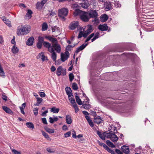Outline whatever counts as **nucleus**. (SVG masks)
Listing matches in <instances>:
<instances>
[{
  "instance_id": "nucleus-1",
  "label": "nucleus",
  "mask_w": 154,
  "mask_h": 154,
  "mask_svg": "<svg viewBox=\"0 0 154 154\" xmlns=\"http://www.w3.org/2000/svg\"><path fill=\"white\" fill-rule=\"evenodd\" d=\"M31 27L30 26L27 25H22L17 27V34L18 35H24L29 33Z\"/></svg>"
},
{
  "instance_id": "nucleus-2",
  "label": "nucleus",
  "mask_w": 154,
  "mask_h": 154,
  "mask_svg": "<svg viewBox=\"0 0 154 154\" xmlns=\"http://www.w3.org/2000/svg\"><path fill=\"white\" fill-rule=\"evenodd\" d=\"M68 10L67 8H63L59 10L58 16L65 20V17L66 16L68 13Z\"/></svg>"
},
{
  "instance_id": "nucleus-3",
  "label": "nucleus",
  "mask_w": 154,
  "mask_h": 154,
  "mask_svg": "<svg viewBox=\"0 0 154 154\" xmlns=\"http://www.w3.org/2000/svg\"><path fill=\"white\" fill-rule=\"evenodd\" d=\"M105 134H108V137L113 142H116L118 140V137L115 134V132L114 133H111L110 132L107 133L106 131L103 132V135L104 136Z\"/></svg>"
},
{
  "instance_id": "nucleus-4",
  "label": "nucleus",
  "mask_w": 154,
  "mask_h": 154,
  "mask_svg": "<svg viewBox=\"0 0 154 154\" xmlns=\"http://www.w3.org/2000/svg\"><path fill=\"white\" fill-rule=\"evenodd\" d=\"M80 18L83 21L87 22L88 21L90 18L87 12L83 11L82 14H81Z\"/></svg>"
},
{
  "instance_id": "nucleus-5",
  "label": "nucleus",
  "mask_w": 154,
  "mask_h": 154,
  "mask_svg": "<svg viewBox=\"0 0 154 154\" xmlns=\"http://www.w3.org/2000/svg\"><path fill=\"white\" fill-rule=\"evenodd\" d=\"M90 19L98 17V13L96 10L91 9L89 11L87 12Z\"/></svg>"
},
{
  "instance_id": "nucleus-6",
  "label": "nucleus",
  "mask_w": 154,
  "mask_h": 154,
  "mask_svg": "<svg viewBox=\"0 0 154 154\" xmlns=\"http://www.w3.org/2000/svg\"><path fill=\"white\" fill-rule=\"evenodd\" d=\"M43 45L45 48H48V50L49 52H52L53 51L54 49L49 42L45 41L43 43Z\"/></svg>"
},
{
  "instance_id": "nucleus-7",
  "label": "nucleus",
  "mask_w": 154,
  "mask_h": 154,
  "mask_svg": "<svg viewBox=\"0 0 154 154\" xmlns=\"http://www.w3.org/2000/svg\"><path fill=\"white\" fill-rule=\"evenodd\" d=\"M88 44V43H86L85 44H83L80 47L77 48H76V49L75 53V54L74 55V58L75 57V54H77L80 51L84 49Z\"/></svg>"
},
{
  "instance_id": "nucleus-8",
  "label": "nucleus",
  "mask_w": 154,
  "mask_h": 154,
  "mask_svg": "<svg viewBox=\"0 0 154 154\" xmlns=\"http://www.w3.org/2000/svg\"><path fill=\"white\" fill-rule=\"evenodd\" d=\"M79 23L77 21L72 22L69 25V27L71 30L75 29L78 26Z\"/></svg>"
},
{
  "instance_id": "nucleus-9",
  "label": "nucleus",
  "mask_w": 154,
  "mask_h": 154,
  "mask_svg": "<svg viewBox=\"0 0 154 154\" xmlns=\"http://www.w3.org/2000/svg\"><path fill=\"white\" fill-rule=\"evenodd\" d=\"M52 47L54 48L56 52L58 53H60L61 51V48L60 45L58 44L57 43H56L54 44H52Z\"/></svg>"
},
{
  "instance_id": "nucleus-10",
  "label": "nucleus",
  "mask_w": 154,
  "mask_h": 154,
  "mask_svg": "<svg viewBox=\"0 0 154 154\" xmlns=\"http://www.w3.org/2000/svg\"><path fill=\"white\" fill-rule=\"evenodd\" d=\"M34 38L32 36L29 38L26 42V45L29 46H31L33 45Z\"/></svg>"
},
{
  "instance_id": "nucleus-11",
  "label": "nucleus",
  "mask_w": 154,
  "mask_h": 154,
  "mask_svg": "<svg viewBox=\"0 0 154 154\" xmlns=\"http://www.w3.org/2000/svg\"><path fill=\"white\" fill-rule=\"evenodd\" d=\"M98 28L101 31H105L108 30V26L106 24L103 25L100 24L98 26Z\"/></svg>"
},
{
  "instance_id": "nucleus-12",
  "label": "nucleus",
  "mask_w": 154,
  "mask_h": 154,
  "mask_svg": "<svg viewBox=\"0 0 154 154\" xmlns=\"http://www.w3.org/2000/svg\"><path fill=\"white\" fill-rule=\"evenodd\" d=\"M102 146L104 147V148L109 152L111 153L112 154H116V153L114 151L112 150L110 148H109L105 143L102 144Z\"/></svg>"
},
{
  "instance_id": "nucleus-13",
  "label": "nucleus",
  "mask_w": 154,
  "mask_h": 154,
  "mask_svg": "<svg viewBox=\"0 0 154 154\" xmlns=\"http://www.w3.org/2000/svg\"><path fill=\"white\" fill-rule=\"evenodd\" d=\"M121 149L122 151L126 154H128L130 152L128 146L123 145L121 147Z\"/></svg>"
},
{
  "instance_id": "nucleus-14",
  "label": "nucleus",
  "mask_w": 154,
  "mask_h": 154,
  "mask_svg": "<svg viewBox=\"0 0 154 154\" xmlns=\"http://www.w3.org/2000/svg\"><path fill=\"white\" fill-rule=\"evenodd\" d=\"M65 89L66 94L68 95L69 98L71 96L73 97V96L72 94V91L69 87H66Z\"/></svg>"
},
{
  "instance_id": "nucleus-15",
  "label": "nucleus",
  "mask_w": 154,
  "mask_h": 154,
  "mask_svg": "<svg viewBox=\"0 0 154 154\" xmlns=\"http://www.w3.org/2000/svg\"><path fill=\"white\" fill-rule=\"evenodd\" d=\"M32 12L31 10H28L27 12L26 15L25 16V19L26 20H28L30 19L32 16Z\"/></svg>"
},
{
  "instance_id": "nucleus-16",
  "label": "nucleus",
  "mask_w": 154,
  "mask_h": 154,
  "mask_svg": "<svg viewBox=\"0 0 154 154\" xmlns=\"http://www.w3.org/2000/svg\"><path fill=\"white\" fill-rule=\"evenodd\" d=\"M45 38L51 42L52 43H57V39L54 38H53L51 36H45Z\"/></svg>"
},
{
  "instance_id": "nucleus-17",
  "label": "nucleus",
  "mask_w": 154,
  "mask_h": 154,
  "mask_svg": "<svg viewBox=\"0 0 154 154\" xmlns=\"http://www.w3.org/2000/svg\"><path fill=\"white\" fill-rule=\"evenodd\" d=\"M94 121L95 123L98 124L102 123V122L103 121L100 116H98L97 117H94Z\"/></svg>"
},
{
  "instance_id": "nucleus-18",
  "label": "nucleus",
  "mask_w": 154,
  "mask_h": 154,
  "mask_svg": "<svg viewBox=\"0 0 154 154\" xmlns=\"http://www.w3.org/2000/svg\"><path fill=\"white\" fill-rule=\"evenodd\" d=\"M83 11L80 10L79 9H77L75 10L74 12V15L75 17H76L78 15H79L80 16V17L81 14H82Z\"/></svg>"
},
{
  "instance_id": "nucleus-19",
  "label": "nucleus",
  "mask_w": 154,
  "mask_h": 154,
  "mask_svg": "<svg viewBox=\"0 0 154 154\" xmlns=\"http://www.w3.org/2000/svg\"><path fill=\"white\" fill-rule=\"evenodd\" d=\"M108 17L107 15L106 14H104L100 16V20L102 22L106 21L108 19Z\"/></svg>"
},
{
  "instance_id": "nucleus-20",
  "label": "nucleus",
  "mask_w": 154,
  "mask_h": 154,
  "mask_svg": "<svg viewBox=\"0 0 154 154\" xmlns=\"http://www.w3.org/2000/svg\"><path fill=\"white\" fill-rule=\"evenodd\" d=\"M66 123L68 124H71L72 123V119L71 117L69 115H66Z\"/></svg>"
},
{
  "instance_id": "nucleus-21",
  "label": "nucleus",
  "mask_w": 154,
  "mask_h": 154,
  "mask_svg": "<svg viewBox=\"0 0 154 154\" xmlns=\"http://www.w3.org/2000/svg\"><path fill=\"white\" fill-rule=\"evenodd\" d=\"M112 8L111 4L110 2H105V9L107 11L110 10Z\"/></svg>"
},
{
  "instance_id": "nucleus-22",
  "label": "nucleus",
  "mask_w": 154,
  "mask_h": 154,
  "mask_svg": "<svg viewBox=\"0 0 154 154\" xmlns=\"http://www.w3.org/2000/svg\"><path fill=\"white\" fill-rule=\"evenodd\" d=\"M2 109L3 110L5 111L7 113H8L10 114H11L13 113L12 111L8 108L6 106H2Z\"/></svg>"
},
{
  "instance_id": "nucleus-23",
  "label": "nucleus",
  "mask_w": 154,
  "mask_h": 154,
  "mask_svg": "<svg viewBox=\"0 0 154 154\" xmlns=\"http://www.w3.org/2000/svg\"><path fill=\"white\" fill-rule=\"evenodd\" d=\"M45 4H43L42 2V1L40 2H37L36 5V9H41Z\"/></svg>"
},
{
  "instance_id": "nucleus-24",
  "label": "nucleus",
  "mask_w": 154,
  "mask_h": 154,
  "mask_svg": "<svg viewBox=\"0 0 154 154\" xmlns=\"http://www.w3.org/2000/svg\"><path fill=\"white\" fill-rule=\"evenodd\" d=\"M75 94H76V95L75 96V98L77 103L79 105H81L82 104V103L81 99L79 98V97L77 95V93H75Z\"/></svg>"
},
{
  "instance_id": "nucleus-25",
  "label": "nucleus",
  "mask_w": 154,
  "mask_h": 154,
  "mask_svg": "<svg viewBox=\"0 0 154 154\" xmlns=\"http://www.w3.org/2000/svg\"><path fill=\"white\" fill-rule=\"evenodd\" d=\"M62 69L63 68L61 66H60L57 68L56 74L58 76H59L61 75V72Z\"/></svg>"
},
{
  "instance_id": "nucleus-26",
  "label": "nucleus",
  "mask_w": 154,
  "mask_h": 154,
  "mask_svg": "<svg viewBox=\"0 0 154 154\" xmlns=\"http://www.w3.org/2000/svg\"><path fill=\"white\" fill-rule=\"evenodd\" d=\"M106 143L111 148H115L116 147L109 140H107Z\"/></svg>"
},
{
  "instance_id": "nucleus-27",
  "label": "nucleus",
  "mask_w": 154,
  "mask_h": 154,
  "mask_svg": "<svg viewBox=\"0 0 154 154\" xmlns=\"http://www.w3.org/2000/svg\"><path fill=\"white\" fill-rule=\"evenodd\" d=\"M87 27L88 28L86 31L90 33L93 31V26L91 25H88L87 26Z\"/></svg>"
},
{
  "instance_id": "nucleus-28",
  "label": "nucleus",
  "mask_w": 154,
  "mask_h": 154,
  "mask_svg": "<svg viewBox=\"0 0 154 154\" xmlns=\"http://www.w3.org/2000/svg\"><path fill=\"white\" fill-rule=\"evenodd\" d=\"M12 51L14 54L17 53L19 51L17 47L15 46V45L13 46L12 49Z\"/></svg>"
},
{
  "instance_id": "nucleus-29",
  "label": "nucleus",
  "mask_w": 154,
  "mask_h": 154,
  "mask_svg": "<svg viewBox=\"0 0 154 154\" xmlns=\"http://www.w3.org/2000/svg\"><path fill=\"white\" fill-rule=\"evenodd\" d=\"M50 110L51 112H53L54 113H58L59 111V109L54 107L51 108Z\"/></svg>"
},
{
  "instance_id": "nucleus-30",
  "label": "nucleus",
  "mask_w": 154,
  "mask_h": 154,
  "mask_svg": "<svg viewBox=\"0 0 154 154\" xmlns=\"http://www.w3.org/2000/svg\"><path fill=\"white\" fill-rule=\"evenodd\" d=\"M68 58L65 56L64 54L62 53L61 54V59L62 62H64L65 60L68 59Z\"/></svg>"
},
{
  "instance_id": "nucleus-31",
  "label": "nucleus",
  "mask_w": 154,
  "mask_h": 154,
  "mask_svg": "<svg viewBox=\"0 0 154 154\" xmlns=\"http://www.w3.org/2000/svg\"><path fill=\"white\" fill-rule=\"evenodd\" d=\"M48 25L46 23H44L42 25V31H45L47 29Z\"/></svg>"
},
{
  "instance_id": "nucleus-32",
  "label": "nucleus",
  "mask_w": 154,
  "mask_h": 154,
  "mask_svg": "<svg viewBox=\"0 0 154 154\" xmlns=\"http://www.w3.org/2000/svg\"><path fill=\"white\" fill-rule=\"evenodd\" d=\"M2 20L4 21V22L8 26H11V24L10 21H9L8 20L6 19V18L5 17L4 18L2 19Z\"/></svg>"
},
{
  "instance_id": "nucleus-33",
  "label": "nucleus",
  "mask_w": 154,
  "mask_h": 154,
  "mask_svg": "<svg viewBox=\"0 0 154 154\" xmlns=\"http://www.w3.org/2000/svg\"><path fill=\"white\" fill-rule=\"evenodd\" d=\"M50 52L52 53L51 57L53 60V61H55L57 59V54L54 51H54L52 52Z\"/></svg>"
},
{
  "instance_id": "nucleus-34",
  "label": "nucleus",
  "mask_w": 154,
  "mask_h": 154,
  "mask_svg": "<svg viewBox=\"0 0 154 154\" xmlns=\"http://www.w3.org/2000/svg\"><path fill=\"white\" fill-rule=\"evenodd\" d=\"M94 36L93 38L91 39V42H93L97 39L99 37L100 33L98 32H97L95 34H94Z\"/></svg>"
},
{
  "instance_id": "nucleus-35",
  "label": "nucleus",
  "mask_w": 154,
  "mask_h": 154,
  "mask_svg": "<svg viewBox=\"0 0 154 154\" xmlns=\"http://www.w3.org/2000/svg\"><path fill=\"white\" fill-rule=\"evenodd\" d=\"M97 134L98 135L99 137L103 140H105V138L104 136H103V134H101V132L99 131H97Z\"/></svg>"
},
{
  "instance_id": "nucleus-36",
  "label": "nucleus",
  "mask_w": 154,
  "mask_h": 154,
  "mask_svg": "<svg viewBox=\"0 0 154 154\" xmlns=\"http://www.w3.org/2000/svg\"><path fill=\"white\" fill-rule=\"evenodd\" d=\"M26 125L28 128L33 129L34 126L32 122H28L26 123Z\"/></svg>"
},
{
  "instance_id": "nucleus-37",
  "label": "nucleus",
  "mask_w": 154,
  "mask_h": 154,
  "mask_svg": "<svg viewBox=\"0 0 154 154\" xmlns=\"http://www.w3.org/2000/svg\"><path fill=\"white\" fill-rule=\"evenodd\" d=\"M45 129L47 132L50 134L53 133L54 132V129H51L48 127H45Z\"/></svg>"
},
{
  "instance_id": "nucleus-38",
  "label": "nucleus",
  "mask_w": 154,
  "mask_h": 154,
  "mask_svg": "<svg viewBox=\"0 0 154 154\" xmlns=\"http://www.w3.org/2000/svg\"><path fill=\"white\" fill-rule=\"evenodd\" d=\"M94 35V33H93L90 35L86 38V40L85 41V42H87L88 41H89L92 38Z\"/></svg>"
},
{
  "instance_id": "nucleus-39",
  "label": "nucleus",
  "mask_w": 154,
  "mask_h": 154,
  "mask_svg": "<svg viewBox=\"0 0 154 154\" xmlns=\"http://www.w3.org/2000/svg\"><path fill=\"white\" fill-rule=\"evenodd\" d=\"M73 97H70L69 98V101L72 105L76 103L75 100Z\"/></svg>"
},
{
  "instance_id": "nucleus-40",
  "label": "nucleus",
  "mask_w": 154,
  "mask_h": 154,
  "mask_svg": "<svg viewBox=\"0 0 154 154\" xmlns=\"http://www.w3.org/2000/svg\"><path fill=\"white\" fill-rule=\"evenodd\" d=\"M42 135L44 136L47 139L49 140L50 139V137L49 136L48 134H47L46 133L43 131H42Z\"/></svg>"
},
{
  "instance_id": "nucleus-41",
  "label": "nucleus",
  "mask_w": 154,
  "mask_h": 154,
  "mask_svg": "<svg viewBox=\"0 0 154 154\" xmlns=\"http://www.w3.org/2000/svg\"><path fill=\"white\" fill-rule=\"evenodd\" d=\"M46 150L49 153H54L55 151L54 149L51 147L47 148Z\"/></svg>"
},
{
  "instance_id": "nucleus-42",
  "label": "nucleus",
  "mask_w": 154,
  "mask_h": 154,
  "mask_svg": "<svg viewBox=\"0 0 154 154\" xmlns=\"http://www.w3.org/2000/svg\"><path fill=\"white\" fill-rule=\"evenodd\" d=\"M72 105L73 108H74L75 113H77L78 112L79 109V108L77 106V105L76 103Z\"/></svg>"
},
{
  "instance_id": "nucleus-43",
  "label": "nucleus",
  "mask_w": 154,
  "mask_h": 154,
  "mask_svg": "<svg viewBox=\"0 0 154 154\" xmlns=\"http://www.w3.org/2000/svg\"><path fill=\"white\" fill-rule=\"evenodd\" d=\"M90 105L89 104H86L84 103L82 104L83 107L85 109H88L90 106Z\"/></svg>"
},
{
  "instance_id": "nucleus-44",
  "label": "nucleus",
  "mask_w": 154,
  "mask_h": 154,
  "mask_svg": "<svg viewBox=\"0 0 154 154\" xmlns=\"http://www.w3.org/2000/svg\"><path fill=\"white\" fill-rule=\"evenodd\" d=\"M69 81L72 82L74 79V76L73 74L72 73H70L69 74Z\"/></svg>"
},
{
  "instance_id": "nucleus-45",
  "label": "nucleus",
  "mask_w": 154,
  "mask_h": 154,
  "mask_svg": "<svg viewBox=\"0 0 154 154\" xmlns=\"http://www.w3.org/2000/svg\"><path fill=\"white\" fill-rule=\"evenodd\" d=\"M72 88L74 90H77L78 88L77 84L75 83H73L72 84Z\"/></svg>"
},
{
  "instance_id": "nucleus-46",
  "label": "nucleus",
  "mask_w": 154,
  "mask_h": 154,
  "mask_svg": "<svg viewBox=\"0 0 154 154\" xmlns=\"http://www.w3.org/2000/svg\"><path fill=\"white\" fill-rule=\"evenodd\" d=\"M38 42L43 44L44 42V38L43 37L39 36L38 37Z\"/></svg>"
},
{
  "instance_id": "nucleus-47",
  "label": "nucleus",
  "mask_w": 154,
  "mask_h": 154,
  "mask_svg": "<svg viewBox=\"0 0 154 154\" xmlns=\"http://www.w3.org/2000/svg\"><path fill=\"white\" fill-rule=\"evenodd\" d=\"M89 6L88 3H85L82 4L81 6L84 8L87 9Z\"/></svg>"
},
{
  "instance_id": "nucleus-48",
  "label": "nucleus",
  "mask_w": 154,
  "mask_h": 154,
  "mask_svg": "<svg viewBox=\"0 0 154 154\" xmlns=\"http://www.w3.org/2000/svg\"><path fill=\"white\" fill-rule=\"evenodd\" d=\"M42 44H43V43L38 42L36 44L37 47L39 49H41L42 45Z\"/></svg>"
},
{
  "instance_id": "nucleus-49",
  "label": "nucleus",
  "mask_w": 154,
  "mask_h": 154,
  "mask_svg": "<svg viewBox=\"0 0 154 154\" xmlns=\"http://www.w3.org/2000/svg\"><path fill=\"white\" fill-rule=\"evenodd\" d=\"M49 14L51 16H53L55 14V13L53 11L52 9H51V10H49L48 11Z\"/></svg>"
},
{
  "instance_id": "nucleus-50",
  "label": "nucleus",
  "mask_w": 154,
  "mask_h": 154,
  "mask_svg": "<svg viewBox=\"0 0 154 154\" xmlns=\"http://www.w3.org/2000/svg\"><path fill=\"white\" fill-rule=\"evenodd\" d=\"M114 5L116 7H120L121 6V5L119 3V1H116L115 2Z\"/></svg>"
},
{
  "instance_id": "nucleus-51",
  "label": "nucleus",
  "mask_w": 154,
  "mask_h": 154,
  "mask_svg": "<svg viewBox=\"0 0 154 154\" xmlns=\"http://www.w3.org/2000/svg\"><path fill=\"white\" fill-rule=\"evenodd\" d=\"M41 59L42 61H44L45 60H48L47 57L45 56L44 54L42 55Z\"/></svg>"
},
{
  "instance_id": "nucleus-52",
  "label": "nucleus",
  "mask_w": 154,
  "mask_h": 154,
  "mask_svg": "<svg viewBox=\"0 0 154 154\" xmlns=\"http://www.w3.org/2000/svg\"><path fill=\"white\" fill-rule=\"evenodd\" d=\"M59 27L57 26H54L52 28V31L53 32H54L56 30L58 31L59 30Z\"/></svg>"
},
{
  "instance_id": "nucleus-53",
  "label": "nucleus",
  "mask_w": 154,
  "mask_h": 154,
  "mask_svg": "<svg viewBox=\"0 0 154 154\" xmlns=\"http://www.w3.org/2000/svg\"><path fill=\"white\" fill-rule=\"evenodd\" d=\"M61 73L62 75L63 76L65 75L66 74V69H62Z\"/></svg>"
},
{
  "instance_id": "nucleus-54",
  "label": "nucleus",
  "mask_w": 154,
  "mask_h": 154,
  "mask_svg": "<svg viewBox=\"0 0 154 154\" xmlns=\"http://www.w3.org/2000/svg\"><path fill=\"white\" fill-rule=\"evenodd\" d=\"M90 34L88 32L86 31H85V32L83 33V37L84 38H86L87 36Z\"/></svg>"
},
{
  "instance_id": "nucleus-55",
  "label": "nucleus",
  "mask_w": 154,
  "mask_h": 154,
  "mask_svg": "<svg viewBox=\"0 0 154 154\" xmlns=\"http://www.w3.org/2000/svg\"><path fill=\"white\" fill-rule=\"evenodd\" d=\"M12 152L13 154H21V152L18 151L15 149H13L12 150Z\"/></svg>"
},
{
  "instance_id": "nucleus-56",
  "label": "nucleus",
  "mask_w": 154,
  "mask_h": 154,
  "mask_svg": "<svg viewBox=\"0 0 154 154\" xmlns=\"http://www.w3.org/2000/svg\"><path fill=\"white\" fill-rule=\"evenodd\" d=\"M38 108H35L33 110L35 116H37L38 114Z\"/></svg>"
},
{
  "instance_id": "nucleus-57",
  "label": "nucleus",
  "mask_w": 154,
  "mask_h": 154,
  "mask_svg": "<svg viewBox=\"0 0 154 154\" xmlns=\"http://www.w3.org/2000/svg\"><path fill=\"white\" fill-rule=\"evenodd\" d=\"M71 133L70 132H68L64 134V136L65 137H69L71 135Z\"/></svg>"
},
{
  "instance_id": "nucleus-58",
  "label": "nucleus",
  "mask_w": 154,
  "mask_h": 154,
  "mask_svg": "<svg viewBox=\"0 0 154 154\" xmlns=\"http://www.w3.org/2000/svg\"><path fill=\"white\" fill-rule=\"evenodd\" d=\"M72 48V46L71 45H67L66 48V50L67 51H71V48Z\"/></svg>"
},
{
  "instance_id": "nucleus-59",
  "label": "nucleus",
  "mask_w": 154,
  "mask_h": 154,
  "mask_svg": "<svg viewBox=\"0 0 154 154\" xmlns=\"http://www.w3.org/2000/svg\"><path fill=\"white\" fill-rule=\"evenodd\" d=\"M42 122L44 124H47L46 119L45 118H42Z\"/></svg>"
},
{
  "instance_id": "nucleus-60",
  "label": "nucleus",
  "mask_w": 154,
  "mask_h": 154,
  "mask_svg": "<svg viewBox=\"0 0 154 154\" xmlns=\"http://www.w3.org/2000/svg\"><path fill=\"white\" fill-rule=\"evenodd\" d=\"M89 125L91 127H93L94 126V125L93 123L92 122V120L91 119L90 120H89L88 122Z\"/></svg>"
},
{
  "instance_id": "nucleus-61",
  "label": "nucleus",
  "mask_w": 154,
  "mask_h": 154,
  "mask_svg": "<svg viewBox=\"0 0 154 154\" xmlns=\"http://www.w3.org/2000/svg\"><path fill=\"white\" fill-rule=\"evenodd\" d=\"M37 102L39 103L40 104L41 103V102L43 100V99L42 98H40L38 97H37Z\"/></svg>"
},
{
  "instance_id": "nucleus-62",
  "label": "nucleus",
  "mask_w": 154,
  "mask_h": 154,
  "mask_svg": "<svg viewBox=\"0 0 154 154\" xmlns=\"http://www.w3.org/2000/svg\"><path fill=\"white\" fill-rule=\"evenodd\" d=\"M115 152L117 154H123L122 152L120 150L118 149L115 150Z\"/></svg>"
},
{
  "instance_id": "nucleus-63",
  "label": "nucleus",
  "mask_w": 154,
  "mask_h": 154,
  "mask_svg": "<svg viewBox=\"0 0 154 154\" xmlns=\"http://www.w3.org/2000/svg\"><path fill=\"white\" fill-rule=\"evenodd\" d=\"M44 54V53L43 52H41L40 53H39L38 55L37 56V59H39L41 57H42V54Z\"/></svg>"
},
{
  "instance_id": "nucleus-64",
  "label": "nucleus",
  "mask_w": 154,
  "mask_h": 154,
  "mask_svg": "<svg viewBox=\"0 0 154 154\" xmlns=\"http://www.w3.org/2000/svg\"><path fill=\"white\" fill-rule=\"evenodd\" d=\"M39 95L41 97H45V94L44 92H40Z\"/></svg>"
}]
</instances>
